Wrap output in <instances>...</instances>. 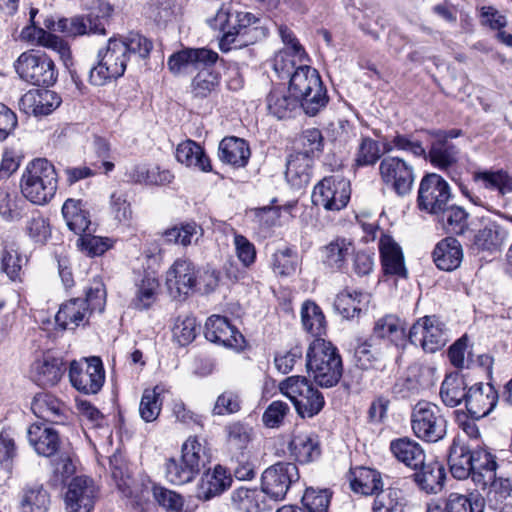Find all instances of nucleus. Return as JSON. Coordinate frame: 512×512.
<instances>
[{"instance_id":"obj_1","label":"nucleus","mask_w":512,"mask_h":512,"mask_svg":"<svg viewBox=\"0 0 512 512\" xmlns=\"http://www.w3.org/2000/svg\"><path fill=\"white\" fill-rule=\"evenodd\" d=\"M208 24L223 33L219 42L222 52L253 44L264 35L258 18L250 12L234 11L231 4L223 5Z\"/></svg>"},{"instance_id":"obj_2","label":"nucleus","mask_w":512,"mask_h":512,"mask_svg":"<svg viewBox=\"0 0 512 512\" xmlns=\"http://www.w3.org/2000/svg\"><path fill=\"white\" fill-rule=\"evenodd\" d=\"M306 367L314 381L326 388L335 386L343 372L342 359L337 348L323 338H316L309 345Z\"/></svg>"},{"instance_id":"obj_3","label":"nucleus","mask_w":512,"mask_h":512,"mask_svg":"<svg viewBox=\"0 0 512 512\" xmlns=\"http://www.w3.org/2000/svg\"><path fill=\"white\" fill-rule=\"evenodd\" d=\"M58 178L54 165L45 158L30 161L21 177L20 188L25 199L36 205H45L57 191Z\"/></svg>"},{"instance_id":"obj_4","label":"nucleus","mask_w":512,"mask_h":512,"mask_svg":"<svg viewBox=\"0 0 512 512\" xmlns=\"http://www.w3.org/2000/svg\"><path fill=\"white\" fill-rule=\"evenodd\" d=\"M289 91L298 98L301 109L309 116L318 114L328 103L327 91L318 71L299 65L291 75Z\"/></svg>"},{"instance_id":"obj_5","label":"nucleus","mask_w":512,"mask_h":512,"mask_svg":"<svg viewBox=\"0 0 512 512\" xmlns=\"http://www.w3.org/2000/svg\"><path fill=\"white\" fill-rule=\"evenodd\" d=\"M279 389L293 403L301 418H312L325 405L323 394L304 376H290L279 384Z\"/></svg>"},{"instance_id":"obj_6","label":"nucleus","mask_w":512,"mask_h":512,"mask_svg":"<svg viewBox=\"0 0 512 512\" xmlns=\"http://www.w3.org/2000/svg\"><path fill=\"white\" fill-rule=\"evenodd\" d=\"M129 56L121 39H109L104 50L98 52V63L90 69L89 81L94 86L121 77L127 67Z\"/></svg>"},{"instance_id":"obj_7","label":"nucleus","mask_w":512,"mask_h":512,"mask_svg":"<svg viewBox=\"0 0 512 512\" xmlns=\"http://www.w3.org/2000/svg\"><path fill=\"white\" fill-rule=\"evenodd\" d=\"M19 78L34 86H52L58 77L54 61L45 53L35 50L23 52L14 62Z\"/></svg>"},{"instance_id":"obj_8","label":"nucleus","mask_w":512,"mask_h":512,"mask_svg":"<svg viewBox=\"0 0 512 512\" xmlns=\"http://www.w3.org/2000/svg\"><path fill=\"white\" fill-rule=\"evenodd\" d=\"M411 428L417 438L436 443L445 437L447 421L439 406L421 401L412 410Z\"/></svg>"},{"instance_id":"obj_9","label":"nucleus","mask_w":512,"mask_h":512,"mask_svg":"<svg viewBox=\"0 0 512 512\" xmlns=\"http://www.w3.org/2000/svg\"><path fill=\"white\" fill-rule=\"evenodd\" d=\"M408 338L412 344L420 345L425 352L434 353L446 345L449 333L438 317L424 316L412 325Z\"/></svg>"},{"instance_id":"obj_10","label":"nucleus","mask_w":512,"mask_h":512,"mask_svg":"<svg viewBox=\"0 0 512 512\" xmlns=\"http://www.w3.org/2000/svg\"><path fill=\"white\" fill-rule=\"evenodd\" d=\"M300 474L296 464L278 462L268 467L261 477V488L265 495L274 501H282L289 489L299 481Z\"/></svg>"},{"instance_id":"obj_11","label":"nucleus","mask_w":512,"mask_h":512,"mask_svg":"<svg viewBox=\"0 0 512 512\" xmlns=\"http://www.w3.org/2000/svg\"><path fill=\"white\" fill-rule=\"evenodd\" d=\"M350 183L341 176L323 178L313 189L312 202L328 211H339L350 199Z\"/></svg>"},{"instance_id":"obj_12","label":"nucleus","mask_w":512,"mask_h":512,"mask_svg":"<svg viewBox=\"0 0 512 512\" xmlns=\"http://www.w3.org/2000/svg\"><path fill=\"white\" fill-rule=\"evenodd\" d=\"M451 198L448 182L436 173L425 175L419 185L417 206L421 211L441 213Z\"/></svg>"},{"instance_id":"obj_13","label":"nucleus","mask_w":512,"mask_h":512,"mask_svg":"<svg viewBox=\"0 0 512 512\" xmlns=\"http://www.w3.org/2000/svg\"><path fill=\"white\" fill-rule=\"evenodd\" d=\"M72 386L84 394H96L105 381V371L99 357L72 361L69 369Z\"/></svg>"},{"instance_id":"obj_14","label":"nucleus","mask_w":512,"mask_h":512,"mask_svg":"<svg viewBox=\"0 0 512 512\" xmlns=\"http://www.w3.org/2000/svg\"><path fill=\"white\" fill-rule=\"evenodd\" d=\"M382 182L399 196L408 194L414 183L413 167L399 157L387 156L380 162Z\"/></svg>"},{"instance_id":"obj_15","label":"nucleus","mask_w":512,"mask_h":512,"mask_svg":"<svg viewBox=\"0 0 512 512\" xmlns=\"http://www.w3.org/2000/svg\"><path fill=\"white\" fill-rule=\"evenodd\" d=\"M197 271L188 259L179 258L166 272V285L173 297L187 296L194 291Z\"/></svg>"},{"instance_id":"obj_16","label":"nucleus","mask_w":512,"mask_h":512,"mask_svg":"<svg viewBox=\"0 0 512 512\" xmlns=\"http://www.w3.org/2000/svg\"><path fill=\"white\" fill-rule=\"evenodd\" d=\"M97 488L92 479L85 476H78L72 479L68 485L65 495L67 512H91Z\"/></svg>"},{"instance_id":"obj_17","label":"nucleus","mask_w":512,"mask_h":512,"mask_svg":"<svg viewBox=\"0 0 512 512\" xmlns=\"http://www.w3.org/2000/svg\"><path fill=\"white\" fill-rule=\"evenodd\" d=\"M205 337L211 342L237 350L243 348L245 343L243 335L230 324L226 317L219 315H212L207 319Z\"/></svg>"},{"instance_id":"obj_18","label":"nucleus","mask_w":512,"mask_h":512,"mask_svg":"<svg viewBox=\"0 0 512 512\" xmlns=\"http://www.w3.org/2000/svg\"><path fill=\"white\" fill-rule=\"evenodd\" d=\"M498 393L493 385L478 383L467 390L465 405L472 418L487 416L497 405Z\"/></svg>"},{"instance_id":"obj_19","label":"nucleus","mask_w":512,"mask_h":512,"mask_svg":"<svg viewBox=\"0 0 512 512\" xmlns=\"http://www.w3.org/2000/svg\"><path fill=\"white\" fill-rule=\"evenodd\" d=\"M61 104L60 96L48 89H31L19 100V108L28 115L45 116Z\"/></svg>"},{"instance_id":"obj_20","label":"nucleus","mask_w":512,"mask_h":512,"mask_svg":"<svg viewBox=\"0 0 512 512\" xmlns=\"http://www.w3.org/2000/svg\"><path fill=\"white\" fill-rule=\"evenodd\" d=\"M29 444L43 457H52L61 447V438L57 430L44 423H34L27 431Z\"/></svg>"},{"instance_id":"obj_21","label":"nucleus","mask_w":512,"mask_h":512,"mask_svg":"<svg viewBox=\"0 0 512 512\" xmlns=\"http://www.w3.org/2000/svg\"><path fill=\"white\" fill-rule=\"evenodd\" d=\"M218 59V54L212 50L199 49H183L173 53L168 58V68L173 74H180L190 66L199 67V65H213Z\"/></svg>"},{"instance_id":"obj_22","label":"nucleus","mask_w":512,"mask_h":512,"mask_svg":"<svg viewBox=\"0 0 512 512\" xmlns=\"http://www.w3.org/2000/svg\"><path fill=\"white\" fill-rule=\"evenodd\" d=\"M482 223L483 226L474 235V248L490 253L500 251L507 239V230L491 219L483 218Z\"/></svg>"},{"instance_id":"obj_23","label":"nucleus","mask_w":512,"mask_h":512,"mask_svg":"<svg viewBox=\"0 0 512 512\" xmlns=\"http://www.w3.org/2000/svg\"><path fill=\"white\" fill-rule=\"evenodd\" d=\"M389 450L395 459L410 469L423 466L426 454L422 446L409 437H401L390 442Z\"/></svg>"},{"instance_id":"obj_24","label":"nucleus","mask_w":512,"mask_h":512,"mask_svg":"<svg viewBox=\"0 0 512 512\" xmlns=\"http://www.w3.org/2000/svg\"><path fill=\"white\" fill-rule=\"evenodd\" d=\"M231 483V475L224 467L217 465L212 471H207L202 475L197 486V497L202 500H210L226 491Z\"/></svg>"},{"instance_id":"obj_25","label":"nucleus","mask_w":512,"mask_h":512,"mask_svg":"<svg viewBox=\"0 0 512 512\" xmlns=\"http://www.w3.org/2000/svg\"><path fill=\"white\" fill-rule=\"evenodd\" d=\"M379 251L383 270L386 274L406 277L407 270L400 246L389 235H382L379 240Z\"/></svg>"},{"instance_id":"obj_26","label":"nucleus","mask_w":512,"mask_h":512,"mask_svg":"<svg viewBox=\"0 0 512 512\" xmlns=\"http://www.w3.org/2000/svg\"><path fill=\"white\" fill-rule=\"evenodd\" d=\"M266 102L268 111L278 119L290 118L301 108L298 98L283 86L273 87Z\"/></svg>"},{"instance_id":"obj_27","label":"nucleus","mask_w":512,"mask_h":512,"mask_svg":"<svg viewBox=\"0 0 512 512\" xmlns=\"http://www.w3.org/2000/svg\"><path fill=\"white\" fill-rule=\"evenodd\" d=\"M463 259V250L460 242L453 237L442 239L433 251V260L436 266L444 271H453L458 268Z\"/></svg>"},{"instance_id":"obj_28","label":"nucleus","mask_w":512,"mask_h":512,"mask_svg":"<svg viewBox=\"0 0 512 512\" xmlns=\"http://www.w3.org/2000/svg\"><path fill=\"white\" fill-rule=\"evenodd\" d=\"M31 410L36 417L53 423H63L67 411L63 402L48 393L35 395L31 403Z\"/></svg>"},{"instance_id":"obj_29","label":"nucleus","mask_w":512,"mask_h":512,"mask_svg":"<svg viewBox=\"0 0 512 512\" xmlns=\"http://www.w3.org/2000/svg\"><path fill=\"white\" fill-rule=\"evenodd\" d=\"M250 154L247 142L238 137H225L218 146L219 159L235 167H244L248 163Z\"/></svg>"},{"instance_id":"obj_30","label":"nucleus","mask_w":512,"mask_h":512,"mask_svg":"<svg viewBox=\"0 0 512 512\" xmlns=\"http://www.w3.org/2000/svg\"><path fill=\"white\" fill-rule=\"evenodd\" d=\"M312 158L307 153H295L289 156L285 177L296 189L306 186L311 180Z\"/></svg>"},{"instance_id":"obj_31","label":"nucleus","mask_w":512,"mask_h":512,"mask_svg":"<svg viewBox=\"0 0 512 512\" xmlns=\"http://www.w3.org/2000/svg\"><path fill=\"white\" fill-rule=\"evenodd\" d=\"M497 467L495 457L489 451L482 448L474 449L471 479L477 487L486 490L487 483L496 476Z\"/></svg>"},{"instance_id":"obj_32","label":"nucleus","mask_w":512,"mask_h":512,"mask_svg":"<svg viewBox=\"0 0 512 512\" xmlns=\"http://www.w3.org/2000/svg\"><path fill=\"white\" fill-rule=\"evenodd\" d=\"M372 336L395 345H403L406 341L405 322L396 315H385L375 321Z\"/></svg>"},{"instance_id":"obj_33","label":"nucleus","mask_w":512,"mask_h":512,"mask_svg":"<svg viewBox=\"0 0 512 512\" xmlns=\"http://www.w3.org/2000/svg\"><path fill=\"white\" fill-rule=\"evenodd\" d=\"M370 302V295L360 291L340 292L335 301V310L345 319L359 317L365 311Z\"/></svg>"},{"instance_id":"obj_34","label":"nucleus","mask_w":512,"mask_h":512,"mask_svg":"<svg viewBox=\"0 0 512 512\" xmlns=\"http://www.w3.org/2000/svg\"><path fill=\"white\" fill-rule=\"evenodd\" d=\"M88 314L90 313L85 301L79 298L71 299L60 306L55 321L61 329L74 330L84 323Z\"/></svg>"},{"instance_id":"obj_35","label":"nucleus","mask_w":512,"mask_h":512,"mask_svg":"<svg viewBox=\"0 0 512 512\" xmlns=\"http://www.w3.org/2000/svg\"><path fill=\"white\" fill-rule=\"evenodd\" d=\"M474 449L468 446L453 442L448 455V464L452 476L459 480L471 477L473 470Z\"/></svg>"},{"instance_id":"obj_36","label":"nucleus","mask_w":512,"mask_h":512,"mask_svg":"<svg viewBox=\"0 0 512 512\" xmlns=\"http://www.w3.org/2000/svg\"><path fill=\"white\" fill-rule=\"evenodd\" d=\"M58 29L68 36L89 34H105V26L98 17L77 16L70 19H60Z\"/></svg>"},{"instance_id":"obj_37","label":"nucleus","mask_w":512,"mask_h":512,"mask_svg":"<svg viewBox=\"0 0 512 512\" xmlns=\"http://www.w3.org/2000/svg\"><path fill=\"white\" fill-rule=\"evenodd\" d=\"M291 455L300 463H309L321 454L318 437L311 433L295 434L289 444Z\"/></svg>"},{"instance_id":"obj_38","label":"nucleus","mask_w":512,"mask_h":512,"mask_svg":"<svg viewBox=\"0 0 512 512\" xmlns=\"http://www.w3.org/2000/svg\"><path fill=\"white\" fill-rule=\"evenodd\" d=\"M176 159L187 167H194L203 172L212 170L210 160L203 148L193 140H186L177 146Z\"/></svg>"},{"instance_id":"obj_39","label":"nucleus","mask_w":512,"mask_h":512,"mask_svg":"<svg viewBox=\"0 0 512 512\" xmlns=\"http://www.w3.org/2000/svg\"><path fill=\"white\" fill-rule=\"evenodd\" d=\"M350 485L353 491L363 495H373L383 488L378 471L367 467H356L351 471Z\"/></svg>"},{"instance_id":"obj_40","label":"nucleus","mask_w":512,"mask_h":512,"mask_svg":"<svg viewBox=\"0 0 512 512\" xmlns=\"http://www.w3.org/2000/svg\"><path fill=\"white\" fill-rule=\"evenodd\" d=\"M484 502L482 499H475L458 494L451 493L445 501L444 507L437 502H430L427 505L426 512H483Z\"/></svg>"},{"instance_id":"obj_41","label":"nucleus","mask_w":512,"mask_h":512,"mask_svg":"<svg viewBox=\"0 0 512 512\" xmlns=\"http://www.w3.org/2000/svg\"><path fill=\"white\" fill-rule=\"evenodd\" d=\"M62 215L68 228L75 234L85 233L90 226L89 212L81 200L67 199L62 206Z\"/></svg>"},{"instance_id":"obj_42","label":"nucleus","mask_w":512,"mask_h":512,"mask_svg":"<svg viewBox=\"0 0 512 512\" xmlns=\"http://www.w3.org/2000/svg\"><path fill=\"white\" fill-rule=\"evenodd\" d=\"M420 471L415 474V480L418 485L427 493H438L442 490L446 477L443 465L437 461H432L420 466Z\"/></svg>"},{"instance_id":"obj_43","label":"nucleus","mask_w":512,"mask_h":512,"mask_svg":"<svg viewBox=\"0 0 512 512\" xmlns=\"http://www.w3.org/2000/svg\"><path fill=\"white\" fill-rule=\"evenodd\" d=\"M50 505V495L42 484L32 483L22 490L21 512H46Z\"/></svg>"},{"instance_id":"obj_44","label":"nucleus","mask_w":512,"mask_h":512,"mask_svg":"<svg viewBox=\"0 0 512 512\" xmlns=\"http://www.w3.org/2000/svg\"><path fill=\"white\" fill-rule=\"evenodd\" d=\"M436 216L447 233L462 235L468 229L469 214L461 206L447 204Z\"/></svg>"},{"instance_id":"obj_45","label":"nucleus","mask_w":512,"mask_h":512,"mask_svg":"<svg viewBox=\"0 0 512 512\" xmlns=\"http://www.w3.org/2000/svg\"><path fill=\"white\" fill-rule=\"evenodd\" d=\"M34 377L41 386H53L57 384L64 372L60 359L45 357L34 363Z\"/></svg>"},{"instance_id":"obj_46","label":"nucleus","mask_w":512,"mask_h":512,"mask_svg":"<svg viewBox=\"0 0 512 512\" xmlns=\"http://www.w3.org/2000/svg\"><path fill=\"white\" fill-rule=\"evenodd\" d=\"M442 402L448 407H456L466 401L467 390L464 379L456 373L445 377L440 388Z\"/></svg>"},{"instance_id":"obj_47","label":"nucleus","mask_w":512,"mask_h":512,"mask_svg":"<svg viewBox=\"0 0 512 512\" xmlns=\"http://www.w3.org/2000/svg\"><path fill=\"white\" fill-rule=\"evenodd\" d=\"M263 490L240 487L233 491L232 502L242 512H262L266 509Z\"/></svg>"},{"instance_id":"obj_48","label":"nucleus","mask_w":512,"mask_h":512,"mask_svg":"<svg viewBox=\"0 0 512 512\" xmlns=\"http://www.w3.org/2000/svg\"><path fill=\"white\" fill-rule=\"evenodd\" d=\"M486 490L488 502L494 509L512 506V479L496 475L487 483Z\"/></svg>"},{"instance_id":"obj_49","label":"nucleus","mask_w":512,"mask_h":512,"mask_svg":"<svg viewBox=\"0 0 512 512\" xmlns=\"http://www.w3.org/2000/svg\"><path fill=\"white\" fill-rule=\"evenodd\" d=\"M458 154L459 150L454 144L446 140H436L431 144L428 158L433 166L445 170L457 162Z\"/></svg>"},{"instance_id":"obj_50","label":"nucleus","mask_w":512,"mask_h":512,"mask_svg":"<svg viewBox=\"0 0 512 512\" xmlns=\"http://www.w3.org/2000/svg\"><path fill=\"white\" fill-rule=\"evenodd\" d=\"M200 331V325L190 313L178 315L172 326L173 339L181 346L192 343Z\"/></svg>"},{"instance_id":"obj_51","label":"nucleus","mask_w":512,"mask_h":512,"mask_svg":"<svg viewBox=\"0 0 512 512\" xmlns=\"http://www.w3.org/2000/svg\"><path fill=\"white\" fill-rule=\"evenodd\" d=\"M352 252V243L336 238L323 248L324 263L334 269H342Z\"/></svg>"},{"instance_id":"obj_52","label":"nucleus","mask_w":512,"mask_h":512,"mask_svg":"<svg viewBox=\"0 0 512 512\" xmlns=\"http://www.w3.org/2000/svg\"><path fill=\"white\" fill-rule=\"evenodd\" d=\"M301 321L303 328L316 338H321L326 331L325 317L318 305L306 301L301 308Z\"/></svg>"},{"instance_id":"obj_53","label":"nucleus","mask_w":512,"mask_h":512,"mask_svg":"<svg viewBox=\"0 0 512 512\" xmlns=\"http://www.w3.org/2000/svg\"><path fill=\"white\" fill-rule=\"evenodd\" d=\"M219 83V74L213 69L205 67L192 79L191 93L195 98H206L217 90Z\"/></svg>"},{"instance_id":"obj_54","label":"nucleus","mask_w":512,"mask_h":512,"mask_svg":"<svg viewBox=\"0 0 512 512\" xmlns=\"http://www.w3.org/2000/svg\"><path fill=\"white\" fill-rule=\"evenodd\" d=\"M159 289V281L153 274H145L137 285V291L133 299V306L136 309L144 310L152 306L156 300Z\"/></svg>"},{"instance_id":"obj_55","label":"nucleus","mask_w":512,"mask_h":512,"mask_svg":"<svg viewBox=\"0 0 512 512\" xmlns=\"http://www.w3.org/2000/svg\"><path fill=\"white\" fill-rule=\"evenodd\" d=\"M473 180L485 189L498 190L501 194L512 191V180L503 170L477 171L473 174Z\"/></svg>"},{"instance_id":"obj_56","label":"nucleus","mask_w":512,"mask_h":512,"mask_svg":"<svg viewBox=\"0 0 512 512\" xmlns=\"http://www.w3.org/2000/svg\"><path fill=\"white\" fill-rule=\"evenodd\" d=\"M166 478L175 485H182L194 479L199 473L197 469L191 466L181 455L179 460L174 458L168 459L165 464Z\"/></svg>"},{"instance_id":"obj_57","label":"nucleus","mask_w":512,"mask_h":512,"mask_svg":"<svg viewBox=\"0 0 512 512\" xmlns=\"http://www.w3.org/2000/svg\"><path fill=\"white\" fill-rule=\"evenodd\" d=\"M203 230L195 222L184 223L165 230L163 233L167 242L181 244L183 246L191 245L202 236Z\"/></svg>"},{"instance_id":"obj_58","label":"nucleus","mask_w":512,"mask_h":512,"mask_svg":"<svg viewBox=\"0 0 512 512\" xmlns=\"http://www.w3.org/2000/svg\"><path fill=\"white\" fill-rule=\"evenodd\" d=\"M182 456L191 466L200 471L210 459L209 450L196 436H190L182 445Z\"/></svg>"},{"instance_id":"obj_59","label":"nucleus","mask_w":512,"mask_h":512,"mask_svg":"<svg viewBox=\"0 0 512 512\" xmlns=\"http://www.w3.org/2000/svg\"><path fill=\"white\" fill-rule=\"evenodd\" d=\"M380 143L370 137H362L355 153L356 167L373 166L381 158Z\"/></svg>"},{"instance_id":"obj_60","label":"nucleus","mask_w":512,"mask_h":512,"mask_svg":"<svg viewBox=\"0 0 512 512\" xmlns=\"http://www.w3.org/2000/svg\"><path fill=\"white\" fill-rule=\"evenodd\" d=\"M25 200L14 190H0V215L6 220H17L22 216Z\"/></svg>"},{"instance_id":"obj_61","label":"nucleus","mask_w":512,"mask_h":512,"mask_svg":"<svg viewBox=\"0 0 512 512\" xmlns=\"http://www.w3.org/2000/svg\"><path fill=\"white\" fill-rule=\"evenodd\" d=\"M17 456V446L14 438L6 431L0 433V467L3 470L2 480L11 477L13 461Z\"/></svg>"},{"instance_id":"obj_62","label":"nucleus","mask_w":512,"mask_h":512,"mask_svg":"<svg viewBox=\"0 0 512 512\" xmlns=\"http://www.w3.org/2000/svg\"><path fill=\"white\" fill-rule=\"evenodd\" d=\"M407 369L420 392L433 387L437 382V368L432 363L418 362Z\"/></svg>"},{"instance_id":"obj_63","label":"nucleus","mask_w":512,"mask_h":512,"mask_svg":"<svg viewBox=\"0 0 512 512\" xmlns=\"http://www.w3.org/2000/svg\"><path fill=\"white\" fill-rule=\"evenodd\" d=\"M272 269L280 276H290L296 272L298 255L291 248L277 250L272 256Z\"/></svg>"},{"instance_id":"obj_64","label":"nucleus","mask_w":512,"mask_h":512,"mask_svg":"<svg viewBox=\"0 0 512 512\" xmlns=\"http://www.w3.org/2000/svg\"><path fill=\"white\" fill-rule=\"evenodd\" d=\"M372 505L373 512H399L401 491L396 488L380 490L375 494Z\"/></svg>"}]
</instances>
